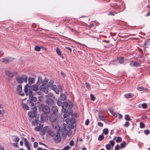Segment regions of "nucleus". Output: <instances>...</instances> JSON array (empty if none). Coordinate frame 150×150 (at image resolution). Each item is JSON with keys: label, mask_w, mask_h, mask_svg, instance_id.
I'll use <instances>...</instances> for the list:
<instances>
[{"label": "nucleus", "mask_w": 150, "mask_h": 150, "mask_svg": "<svg viewBox=\"0 0 150 150\" xmlns=\"http://www.w3.org/2000/svg\"><path fill=\"white\" fill-rule=\"evenodd\" d=\"M30 86L28 84L25 86L24 90L26 96H29V99L32 101L36 102L37 100V98L36 97H34L32 94L33 91L30 89L28 90V88H29Z\"/></svg>", "instance_id": "obj_1"}, {"label": "nucleus", "mask_w": 150, "mask_h": 150, "mask_svg": "<svg viewBox=\"0 0 150 150\" xmlns=\"http://www.w3.org/2000/svg\"><path fill=\"white\" fill-rule=\"evenodd\" d=\"M48 81V80L47 78H45L43 81V83L40 87V91H43L45 93H47L49 92L48 87V86L46 85Z\"/></svg>", "instance_id": "obj_2"}, {"label": "nucleus", "mask_w": 150, "mask_h": 150, "mask_svg": "<svg viewBox=\"0 0 150 150\" xmlns=\"http://www.w3.org/2000/svg\"><path fill=\"white\" fill-rule=\"evenodd\" d=\"M31 110V111L28 112V116L31 118L35 117L37 116V108L36 107H34L32 108Z\"/></svg>", "instance_id": "obj_3"}, {"label": "nucleus", "mask_w": 150, "mask_h": 150, "mask_svg": "<svg viewBox=\"0 0 150 150\" xmlns=\"http://www.w3.org/2000/svg\"><path fill=\"white\" fill-rule=\"evenodd\" d=\"M17 82L20 83H22L23 81L27 82L28 80V76L23 75L21 77H18L16 78Z\"/></svg>", "instance_id": "obj_4"}, {"label": "nucleus", "mask_w": 150, "mask_h": 150, "mask_svg": "<svg viewBox=\"0 0 150 150\" xmlns=\"http://www.w3.org/2000/svg\"><path fill=\"white\" fill-rule=\"evenodd\" d=\"M52 139L56 143H59L60 142L61 139L59 132H57V133L54 134L52 137Z\"/></svg>", "instance_id": "obj_5"}, {"label": "nucleus", "mask_w": 150, "mask_h": 150, "mask_svg": "<svg viewBox=\"0 0 150 150\" xmlns=\"http://www.w3.org/2000/svg\"><path fill=\"white\" fill-rule=\"evenodd\" d=\"M49 116L48 114L42 113L40 116V122L41 123H43L45 121L47 120Z\"/></svg>", "instance_id": "obj_6"}, {"label": "nucleus", "mask_w": 150, "mask_h": 150, "mask_svg": "<svg viewBox=\"0 0 150 150\" xmlns=\"http://www.w3.org/2000/svg\"><path fill=\"white\" fill-rule=\"evenodd\" d=\"M57 116L56 114L51 113L49 116V120L52 123L56 122Z\"/></svg>", "instance_id": "obj_7"}, {"label": "nucleus", "mask_w": 150, "mask_h": 150, "mask_svg": "<svg viewBox=\"0 0 150 150\" xmlns=\"http://www.w3.org/2000/svg\"><path fill=\"white\" fill-rule=\"evenodd\" d=\"M62 108V112H65L67 110V109H68L69 108L70 105H71L72 106L71 103H68L66 102H64Z\"/></svg>", "instance_id": "obj_8"}, {"label": "nucleus", "mask_w": 150, "mask_h": 150, "mask_svg": "<svg viewBox=\"0 0 150 150\" xmlns=\"http://www.w3.org/2000/svg\"><path fill=\"white\" fill-rule=\"evenodd\" d=\"M72 111H73L72 109V106L70 105L68 109H67V110L65 112H62L63 113H64L63 115L64 118H66L69 115L70 113L72 112Z\"/></svg>", "instance_id": "obj_9"}, {"label": "nucleus", "mask_w": 150, "mask_h": 150, "mask_svg": "<svg viewBox=\"0 0 150 150\" xmlns=\"http://www.w3.org/2000/svg\"><path fill=\"white\" fill-rule=\"evenodd\" d=\"M42 111L44 112L43 113H45L48 114L50 112L51 110L49 106L45 105L42 107Z\"/></svg>", "instance_id": "obj_10"}, {"label": "nucleus", "mask_w": 150, "mask_h": 150, "mask_svg": "<svg viewBox=\"0 0 150 150\" xmlns=\"http://www.w3.org/2000/svg\"><path fill=\"white\" fill-rule=\"evenodd\" d=\"M1 60L4 63H8L11 62L13 60V59L9 57H7L2 59Z\"/></svg>", "instance_id": "obj_11"}, {"label": "nucleus", "mask_w": 150, "mask_h": 150, "mask_svg": "<svg viewBox=\"0 0 150 150\" xmlns=\"http://www.w3.org/2000/svg\"><path fill=\"white\" fill-rule=\"evenodd\" d=\"M52 125L53 128L57 130V132H59L60 131V127L57 123L55 122L52 123Z\"/></svg>", "instance_id": "obj_12"}, {"label": "nucleus", "mask_w": 150, "mask_h": 150, "mask_svg": "<svg viewBox=\"0 0 150 150\" xmlns=\"http://www.w3.org/2000/svg\"><path fill=\"white\" fill-rule=\"evenodd\" d=\"M45 103L49 106L53 105L54 103V101L51 99L48 98L45 101Z\"/></svg>", "instance_id": "obj_13"}, {"label": "nucleus", "mask_w": 150, "mask_h": 150, "mask_svg": "<svg viewBox=\"0 0 150 150\" xmlns=\"http://www.w3.org/2000/svg\"><path fill=\"white\" fill-rule=\"evenodd\" d=\"M129 65L131 67H140V64L137 62L132 60L129 64Z\"/></svg>", "instance_id": "obj_14"}, {"label": "nucleus", "mask_w": 150, "mask_h": 150, "mask_svg": "<svg viewBox=\"0 0 150 150\" xmlns=\"http://www.w3.org/2000/svg\"><path fill=\"white\" fill-rule=\"evenodd\" d=\"M30 86V87L28 88V90L30 89V88H31L34 91H36L39 90V87L38 86H37L36 85H33L32 86H30L29 85H28Z\"/></svg>", "instance_id": "obj_15"}, {"label": "nucleus", "mask_w": 150, "mask_h": 150, "mask_svg": "<svg viewBox=\"0 0 150 150\" xmlns=\"http://www.w3.org/2000/svg\"><path fill=\"white\" fill-rule=\"evenodd\" d=\"M22 139L25 141V145L27 148L28 147H30V144L26 138L23 137Z\"/></svg>", "instance_id": "obj_16"}, {"label": "nucleus", "mask_w": 150, "mask_h": 150, "mask_svg": "<svg viewBox=\"0 0 150 150\" xmlns=\"http://www.w3.org/2000/svg\"><path fill=\"white\" fill-rule=\"evenodd\" d=\"M11 138L14 141L17 143L19 140V138L16 136H12L11 137Z\"/></svg>", "instance_id": "obj_17"}, {"label": "nucleus", "mask_w": 150, "mask_h": 150, "mask_svg": "<svg viewBox=\"0 0 150 150\" xmlns=\"http://www.w3.org/2000/svg\"><path fill=\"white\" fill-rule=\"evenodd\" d=\"M137 89L139 91H148V89L146 87H138L137 88Z\"/></svg>", "instance_id": "obj_18"}, {"label": "nucleus", "mask_w": 150, "mask_h": 150, "mask_svg": "<svg viewBox=\"0 0 150 150\" xmlns=\"http://www.w3.org/2000/svg\"><path fill=\"white\" fill-rule=\"evenodd\" d=\"M47 133L51 137H53L55 134L54 132L51 129H49L47 131Z\"/></svg>", "instance_id": "obj_19"}, {"label": "nucleus", "mask_w": 150, "mask_h": 150, "mask_svg": "<svg viewBox=\"0 0 150 150\" xmlns=\"http://www.w3.org/2000/svg\"><path fill=\"white\" fill-rule=\"evenodd\" d=\"M67 130H65L66 132V134H67V135L70 136L71 135V133H72V131L71 129L70 128H67Z\"/></svg>", "instance_id": "obj_20"}, {"label": "nucleus", "mask_w": 150, "mask_h": 150, "mask_svg": "<svg viewBox=\"0 0 150 150\" xmlns=\"http://www.w3.org/2000/svg\"><path fill=\"white\" fill-rule=\"evenodd\" d=\"M35 80L34 78L29 77L28 78V83L30 84H31L35 83Z\"/></svg>", "instance_id": "obj_21"}, {"label": "nucleus", "mask_w": 150, "mask_h": 150, "mask_svg": "<svg viewBox=\"0 0 150 150\" xmlns=\"http://www.w3.org/2000/svg\"><path fill=\"white\" fill-rule=\"evenodd\" d=\"M43 126L42 125H41L39 126H37L35 128V130L36 131H38L42 129Z\"/></svg>", "instance_id": "obj_22"}, {"label": "nucleus", "mask_w": 150, "mask_h": 150, "mask_svg": "<svg viewBox=\"0 0 150 150\" xmlns=\"http://www.w3.org/2000/svg\"><path fill=\"white\" fill-rule=\"evenodd\" d=\"M22 91V86L20 84L17 87V91L18 93H20Z\"/></svg>", "instance_id": "obj_23"}, {"label": "nucleus", "mask_w": 150, "mask_h": 150, "mask_svg": "<svg viewBox=\"0 0 150 150\" xmlns=\"http://www.w3.org/2000/svg\"><path fill=\"white\" fill-rule=\"evenodd\" d=\"M60 100L64 101L66 99V97L65 95L63 93H62L60 96Z\"/></svg>", "instance_id": "obj_24"}, {"label": "nucleus", "mask_w": 150, "mask_h": 150, "mask_svg": "<svg viewBox=\"0 0 150 150\" xmlns=\"http://www.w3.org/2000/svg\"><path fill=\"white\" fill-rule=\"evenodd\" d=\"M134 96V94L133 93H130L126 94L124 95L125 96L127 99L133 97Z\"/></svg>", "instance_id": "obj_25"}, {"label": "nucleus", "mask_w": 150, "mask_h": 150, "mask_svg": "<svg viewBox=\"0 0 150 150\" xmlns=\"http://www.w3.org/2000/svg\"><path fill=\"white\" fill-rule=\"evenodd\" d=\"M42 82L43 83V80L42 79V77L41 76H39L38 77V80L37 82V83L38 85H40Z\"/></svg>", "instance_id": "obj_26"}, {"label": "nucleus", "mask_w": 150, "mask_h": 150, "mask_svg": "<svg viewBox=\"0 0 150 150\" xmlns=\"http://www.w3.org/2000/svg\"><path fill=\"white\" fill-rule=\"evenodd\" d=\"M5 72L6 75L10 77H12L13 76V74L9 71H5Z\"/></svg>", "instance_id": "obj_27"}, {"label": "nucleus", "mask_w": 150, "mask_h": 150, "mask_svg": "<svg viewBox=\"0 0 150 150\" xmlns=\"http://www.w3.org/2000/svg\"><path fill=\"white\" fill-rule=\"evenodd\" d=\"M52 113L56 114L58 111V109L56 106H54L52 109Z\"/></svg>", "instance_id": "obj_28"}, {"label": "nucleus", "mask_w": 150, "mask_h": 150, "mask_svg": "<svg viewBox=\"0 0 150 150\" xmlns=\"http://www.w3.org/2000/svg\"><path fill=\"white\" fill-rule=\"evenodd\" d=\"M39 120L36 119L32 122V125L34 126L37 125L39 123Z\"/></svg>", "instance_id": "obj_29"}, {"label": "nucleus", "mask_w": 150, "mask_h": 150, "mask_svg": "<svg viewBox=\"0 0 150 150\" xmlns=\"http://www.w3.org/2000/svg\"><path fill=\"white\" fill-rule=\"evenodd\" d=\"M57 88V90H56V93L57 94H59V92H61L62 91V88L61 86H58Z\"/></svg>", "instance_id": "obj_30"}, {"label": "nucleus", "mask_w": 150, "mask_h": 150, "mask_svg": "<svg viewBox=\"0 0 150 150\" xmlns=\"http://www.w3.org/2000/svg\"><path fill=\"white\" fill-rule=\"evenodd\" d=\"M123 57H118L117 60L120 64H122L124 62Z\"/></svg>", "instance_id": "obj_31"}, {"label": "nucleus", "mask_w": 150, "mask_h": 150, "mask_svg": "<svg viewBox=\"0 0 150 150\" xmlns=\"http://www.w3.org/2000/svg\"><path fill=\"white\" fill-rule=\"evenodd\" d=\"M56 52L58 55L60 56H62V52L59 47L57 48Z\"/></svg>", "instance_id": "obj_32"}, {"label": "nucleus", "mask_w": 150, "mask_h": 150, "mask_svg": "<svg viewBox=\"0 0 150 150\" xmlns=\"http://www.w3.org/2000/svg\"><path fill=\"white\" fill-rule=\"evenodd\" d=\"M22 107L25 110H28L30 109L29 107L26 104H22Z\"/></svg>", "instance_id": "obj_33"}, {"label": "nucleus", "mask_w": 150, "mask_h": 150, "mask_svg": "<svg viewBox=\"0 0 150 150\" xmlns=\"http://www.w3.org/2000/svg\"><path fill=\"white\" fill-rule=\"evenodd\" d=\"M27 102L29 105L31 107L33 106L34 105V103L30 99L28 100Z\"/></svg>", "instance_id": "obj_34"}, {"label": "nucleus", "mask_w": 150, "mask_h": 150, "mask_svg": "<svg viewBox=\"0 0 150 150\" xmlns=\"http://www.w3.org/2000/svg\"><path fill=\"white\" fill-rule=\"evenodd\" d=\"M117 12L115 11H111L109 12L108 15L113 16L115 15V14H117Z\"/></svg>", "instance_id": "obj_35"}, {"label": "nucleus", "mask_w": 150, "mask_h": 150, "mask_svg": "<svg viewBox=\"0 0 150 150\" xmlns=\"http://www.w3.org/2000/svg\"><path fill=\"white\" fill-rule=\"evenodd\" d=\"M57 105L59 106H61L62 108L63 107V104L64 102L61 101L59 100H58L57 102Z\"/></svg>", "instance_id": "obj_36"}, {"label": "nucleus", "mask_w": 150, "mask_h": 150, "mask_svg": "<svg viewBox=\"0 0 150 150\" xmlns=\"http://www.w3.org/2000/svg\"><path fill=\"white\" fill-rule=\"evenodd\" d=\"M104 137L103 135L100 134L99 136L98 140L99 141H101L104 139Z\"/></svg>", "instance_id": "obj_37"}, {"label": "nucleus", "mask_w": 150, "mask_h": 150, "mask_svg": "<svg viewBox=\"0 0 150 150\" xmlns=\"http://www.w3.org/2000/svg\"><path fill=\"white\" fill-rule=\"evenodd\" d=\"M98 118L102 121H105V117L103 115H99L98 116Z\"/></svg>", "instance_id": "obj_38"}, {"label": "nucleus", "mask_w": 150, "mask_h": 150, "mask_svg": "<svg viewBox=\"0 0 150 150\" xmlns=\"http://www.w3.org/2000/svg\"><path fill=\"white\" fill-rule=\"evenodd\" d=\"M108 133V129H104L103 130V133L105 134H107Z\"/></svg>", "instance_id": "obj_39"}, {"label": "nucleus", "mask_w": 150, "mask_h": 150, "mask_svg": "<svg viewBox=\"0 0 150 150\" xmlns=\"http://www.w3.org/2000/svg\"><path fill=\"white\" fill-rule=\"evenodd\" d=\"M65 130H67V129L66 128V127H64V128L63 129H62V134L63 135H67V134L65 133H66V131H65Z\"/></svg>", "instance_id": "obj_40"}, {"label": "nucleus", "mask_w": 150, "mask_h": 150, "mask_svg": "<svg viewBox=\"0 0 150 150\" xmlns=\"http://www.w3.org/2000/svg\"><path fill=\"white\" fill-rule=\"evenodd\" d=\"M125 119L127 121H130L131 120L129 116V115H126L125 117Z\"/></svg>", "instance_id": "obj_41"}, {"label": "nucleus", "mask_w": 150, "mask_h": 150, "mask_svg": "<svg viewBox=\"0 0 150 150\" xmlns=\"http://www.w3.org/2000/svg\"><path fill=\"white\" fill-rule=\"evenodd\" d=\"M109 111L111 112L112 115H113L115 117H117V115L114 112H113L111 109H109Z\"/></svg>", "instance_id": "obj_42"}, {"label": "nucleus", "mask_w": 150, "mask_h": 150, "mask_svg": "<svg viewBox=\"0 0 150 150\" xmlns=\"http://www.w3.org/2000/svg\"><path fill=\"white\" fill-rule=\"evenodd\" d=\"M54 83V81L52 80H50L48 83V87H50L52 86Z\"/></svg>", "instance_id": "obj_43"}, {"label": "nucleus", "mask_w": 150, "mask_h": 150, "mask_svg": "<svg viewBox=\"0 0 150 150\" xmlns=\"http://www.w3.org/2000/svg\"><path fill=\"white\" fill-rule=\"evenodd\" d=\"M105 147L108 150H110L111 149V146L109 144H108L105 145Z\"/></svg>", "instance_id": "obj_44"}, {"label": "nucleus", "mask_w": 150, "mask_h": 150, "mask_svg": "<svg viewBox=\"0 0 150 150\" xmlns=\"http://www.w3.org/2000/svg\"><path fill=\"white\" fill-rule=\"evenodd\" d=\"M145 127V125L144 123L142 122H141L140 123V128H144Z\"/></svg>", "instance_id": "obj_45"}, {"label": "nucleus", "mask_w": 150, "mask_h": 150, "mask_svg": "<svg viewBox=\"0 0 150 150\" xmlns=\"http://www.w3.org/2000/svg\"><path fill=\"white\" fill-rule=\"evenodd\" d=\"M142 107L144 109H146L147 108V105L146 103H143L142 104Z\"/></svg>", "instance_id": "obj_46"}, {"label": "nucleus", "mask_w": 150, "mask_h": 150, "mask_svg": "<svg viewBox=\"0 0 150 150\" xmlns=\"http://www.w3.org/2000/svg\"><path fill=\"white\" fill-rule=\"evenodd\" d=\"M109 143L110 146L113 147L115 144V142L113 140H111L109 142Z\"/></svg>", "instance_id": "obj_47"}, {"label": "nucleus", "mask_w": 150, "mask_h": 150, "mask_svg": "<svg viewBox=\"0 0 150 150\" xmlns=\"http://www.w3.org/2000/svg\"><path fill=\"white\" fill-rule=\"evenodd\" d=\"M47 96L48 98H53L54 97L53 94H52L51 93H50L48 94H47Z\"/></svg>", "instance_id": "obj_48"}, {"label": "nucleus", "mask_w": 150, "mask_h": 150, "mask_svg": "<svg viewBox=\"0 0 150 150\" xmlns=\"http://www.w3.org/2000/svg\"><path fill=\"white\" fill-rule=\"evenodd\" d=\"M85 85L87 88L89 89H91L89 83L86 82L85 83Z\"/></svg>", "instance_id": "obj_49"}, {"label": "nucleus", "mask_w": 150, "mask_h": 150, "mask_svg": "<svg viewBox=\"0 0 150 150\" xmlns=\"http://www.w3.org/2000/svg\"><path fill=\"white\" fill-rule=\"evenodd\" d=\"M126 146V143L124 142L120 144L121 147L122 148H124Z\"/></svg>", "instance_id": "obj_50"}, {"label": "nucleus", "mask_w": 150, "mask_h": 150, "mask_svg": "<svg viewBox=\"0 0 150 150\" xmlns=\"http://www.w3.org/2000/svg\"><path fill=\"white\" fill-rule=\"evenodd\" d=\"M70 121L71 123L74 124L75 122V119L73 118H71L70 119Z\"/></svg>", "instance_id": "obj_51"}, {"label": "nucleus", "mask_w": 150, "mask_h": 150, "mask_svg": "<svg viewBox=\"0 0 150 150\" xmlns=\"http://www.w3.org/2000/svg\"><path fill=\"white\" fill-rule=\"evenodd\" d=\"M35 49L37 51H39L40 50V48L38 46H36L35 47Z\"/></svg>", "instance_id": "obj_52"}, {"label": "nucleus", "mask_w": 150, "mask_h": 150, "mask_svg": "<svg viewBox=\"0 0 150 150\" xmlns=\"http://www.w3.org/2000/svg\"><path fill=\"white\" fill-rule=\"evenodd\" d=\"M122 141V138L120 137H118L116 140V141L117 143L120 142Z\"/></svg>", "instance_id": "obj_53"}, {"label": "nucleus", "mask_w": 150, "mask_h": 150, "mask_svg": "<svg viewBox=\"0 0 150 150\" xmlns=\"http://www.w3.org/2000/svg\"><path fill=\"white\" fill-rule=\"evenodd\" d=\"M91 99L93 101H94L95 100V97L92 94H91L90 95Z\"/></svg>", "instance_id": "obj_54"}, {"label": "nucleus", "mask_w": 150, "mask_h": 150, "mask_svg": "<svg viewBox=\"0 0 150 150\" xmlns=\"http://www.w3.org/2000/svg\"><path fill=\"white\" fill-rule=\"evenodd\" d=\"M129 125L130 123L128 122H126L124 125V126L126 127H127L129 126Z\"/></svg>", "instance_id": "obj_55"}, {"label": "nucleus", "mask_w": 150, "mask_h": 150, "mask_svg": "<svg viewBox=\"0 0 150 150\" xmlns=\"http://www.w3.org/2000/svg\"><path fill=\"white\" fill-rule=\"evenodd\" d=\"M144 133L145 134L147 135L150 133V131L149 130H145Z\"/></svg>", "instance_id": "obj_56"}, {"label": "nucleus", "mask_w": 150, "mask_h": 150, "mask_svg": "<svg viewBox=\"0 0 150 150\" xmlns=\"http://www.w3.org/2000/svg\"><path fill=\"white\" fill-rule=\"evenodd\" d=\"M38 143L36 142H35L33 144L34 147L35 148H36L38 146Z\"/></svg>", "instance_id": "obj_57"}, {"label": "nucleus", "mask_w": 150, "mask_h": 150, "mask_svg": "<svg viewBox=\"0 0 150 150\" xmlns=\"http://www.w3.org/2000/svg\"><path fill=\"white\" fill-rule=\"evenodd\" d=\"M74 141L73 140H71L69 143V145L71 146H73L74 144Z\"/></svg>", "instance_id": "obj_58"}, {"label": "nucleus", "mask_w": 150, "mask_h": 150, "mask_svg": "<svg viewBox=\"0 0 150 150\" xmlns=\"http://www.w3.org/2000/svg\"><path fill=\"white\" fill-rule=\"evenodd\" d=\"M119 148V145L118 144H117V146L115 147V150H118Z\"/></svg>", "instance_id": "obj_59"}, {"label": "nucleus", "mask_w": 150, "mask_h": 150, "mask_svg": "<svg viewBox=\"0 0 150 150\" xmlns=\"http://www.w3.org/2000/svg\"><path fill=\"white\" fill-rule=\"evenodd\" d=\"M57 86H56L55 85H54L52 86V89L54 91L56 88H57Z\"/></svg>", "instance_id": "obj_60"}, {"label": "nucleus", "mask_w": 150, "mask_h": 150, "mask_svg": "<svg viewBox=\"0 0 150 150\" xmlns=\"http://www.w3.org/2000/svg\"><path fill=\"white\" fill-rule=\"evenodd\" d=\"M98 125L100 127H102L103 126V124L101 122H98Z\"/></svg>", "instance_id": "obj_61"}, {"label": "nucleus", "mask_w": 150, "mask_h": 150, "mask_svg": "<svg viewBox=\"0 0 150 150\" xmlns=\"http://www.w3.org/2000/svg\"><path fill=\"white\" fill-rule=\"evenodd\" d=\"M89 123V121L88 119H87L86 120L85 122V124L86 125H88Z\"/></svg>", "instance_id": "obj_62"}, {"label": "nucleus", "mask_w": 150, "mask_h": 150, "mask_svg": "<svg viewBox=\"0 0 150 150\" xmlns=\"http://www.w3.org/2000/svg\"><path fill=\"white\" fill-rule=\"evenodd\" d=\"M65 121L66 122L67 124H68L69 123V122H70V119H68V118H67L65 120Z\"/></svg>", "instance_id": "obj_63"}, {"label": "nucleus", "mask_w": 150, "mask_h": 150, "mask_svg": "<svg viewBox=\"0 0 150 150\" xmlns=\"http://www.w3.org/2000/svg\"><path fill=\"white\" fill-rule=\"evenodd\" d=\"M69 126V127H67V128H70L71 129L74 128V126L72 125H70Z\"/></svg>", "instance_id": "obj_64"}]
</instances>
